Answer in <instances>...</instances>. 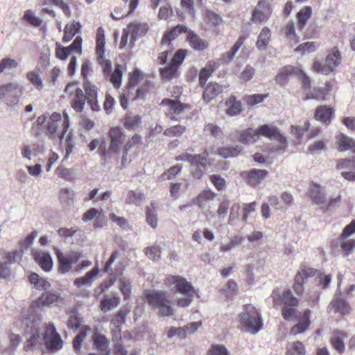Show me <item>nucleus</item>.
Returning <instances> with one entry per match:
<instances>
[{"label":"nucleus","instance_id":"nucleus-54","mask_svg":"<svg viewBox=\"0 0 355 355\" xmlns=\"http://www.w3.org/2000/svg\"><path fill=\"white\" fill-rule=\"evenodd\" d=\"M283 33L290 42L296 43L298 37L295 33V24L293 21H289L283 29Z\"/></svg>","mask_w":355,"mask_h":355},{"label":"nucleus","instance_id":"nucleus-37","mask_svg":"<svg viewBox=\"0 0 355 355\" xmlns=\"http://www.w3.org/2000/svg\"><path fill=\"white\" fill-rule=\"evenodd\" d=\"M223 90V87L218 83L209 84L205 89L203 94L204 100L206 101L207 103L209 102L211 100L220 94Z\"/></svg>","mask_w":355,"mask_h":355},{"label":"nucleus","instance_id":"nucleus-59","mask_svg":"<svg viewBox=\"0 0 355 355\" xmlns=\"http://www.w3.org/2000/svg\"><path fill=\"white\" fill-rule=\"evenodd\" d=\"M145 95V92L142 89H137V94L136 96L132 97L131 93L128 90L127 93L123 94L121 97L120 103L123 109H126L128 107V100L130 98L135 99H141Z\"/></svg>","mask_w":355,"mask_h":355},{"label":"nucleus","instance_id":"nucleus-57","mask_svg":"<svg viewBox=\"0 0 355 355\" xmlns=\"http://www.w3.org/2000/svg\"><path fill=\"white\" fill-rule=\"evenodd\" d=\"M241 148L239 147H225L218 149L217 153L224 158L236 157L241 153Z\"/></svg>","mask_w":355,"mask_h":355},{"label":"nucleus","instance_id":"nucleus-21","mask_svg":"<svg viewBox=\"0 0 355 355\" xmlns=\"http://www.w3.org/2000/svg\"><path fill=\"white\" fill-rule=\"evenodd\" d=\"M120 149L110 144L107 146V141L103 140L101 141L98 147V154L104 162H107L112 158L118 157Z\"/></svg>","mask_w":355,"mask_h":355},{"label":"nucleus","instance_id":"nucleus-64","mask_svg":"<svg viewBox=\"0 0 355 355\" xmlns=\"http://www.w3.org/2000/svg\"><path fill=\"white\" fill-rule=\"evenodd\" d=\"M146 255L152 260H159L161 255V250L159 246L153 245L144 249Z\"/></svg>","mask_w":355,"mask_h":355},{"label":"nucleus","instance_id":"nucleus-63","mask_svg":"<svg viewBox=\"0 0 355 355\" xmlns=\"http://www.w3.org/2000/svg\"><path fill=\"white\" fill-rule=\"evenodd\" d=\"M195 294V289L192 287V291L189 294H182L184 297H178L177 300V305L179 307H187L189 306L192 301Z\"/></svg>","mask_w":355,"mask_h":355},{"label":"nucleus","instance_id":"nucleus-3","mask_svg":"<svg viewBox=\"0 0 355 355\" xmlns=\"http://www.w3.org/2000/svg\"><path fill=\"white\" fill-rule=\"evenodd\" d=\"M146 299L152 308L158 309L159 316L166 317L173 315L174 309L171 305V296L167 292L151 291L146 294Z\"/></svg>","mask_w":355,"mask_h":355},{"label":"nucleus","instance_id":"nucleus-30","mask_svg":"<svg viewBox=\"0 0 355 355\" xmlns=\"http://www.w3.org/2000/svg\"><path fill=\"white\" fill-rule=\"evenodd\" d=\"M310 195L312 200L317 205H322L326 202L324 188L319 184H313L310 188Z\"/></svg>","mask_w":355,"mask_h":355},{"label":"nucleus","instance_id":"nucleus-19","mask_svg":"<svg viewBox=\"0 0 355 355\" xmlns=\"http://www.w3.org/2000/svg\"><path fill=\"white\" fill-rule=\"evenodd\" d=\"M33 255L35 261L43 270L49 272L52 269L53 259L49 252L42 250H33Z\"/></svg>","mask_w":355,"mask_h":355},{"label":"nucleus","instance_id":"nucleus-9","mask_svg":"<svg viewBox=\"0 0 355 355\" xmlns=\"http://www.w3.org/2000/svg\"><path fill=\"white\" fill-rule=\"evenodd\" d=\"M164 284L171 291L180 294H189L193 287L189 282L180 275H168L164 279Z\"/></svg>","mask_w":355,"mask_h":355},{"label":"nucleus","instance_id":"nucleus-22","mask_svg":"<svg viewBox=\"0 0 355 355\" xmlns=\"http://www.w3.org/2000/svg\"><path fill=\"white\" fill-rule=\"evenodd\" d=\"M84 87L87 103L90 105L93 111H98L100 106L97 102V88L88 81L84 83Z\"/></svg>","mask_w":355,"mask_h":355},{"label":"nucleus","instance_id":"nucleus-56","mask_svg":"<svg viewBox=\"0 0 355 355\" xmlns=\"http://www.w3.org/2000/svg\"><path fill=\"white\" fill-rule=\"evenodd\" d=\"M330 83L327 84L326 89H314L312 92L306 95V99H322L325 101L327 99L326 94L331 90Z\"/></svg>","mask_w":355,"mask_h":355},{"label":"nucleus","instance_id":"nucleus-49","mask_svg":"<svg viewBox=\"0 0 355 355\" xmlns=\"http://www.w3.org/2000/svg\"><path fill=\"white\" fill-rule=\"evenodd\" d=\"M243 237L239 235L232 236L230 241L226 243H223L220 250L223 252H230L233 249L238 247L243 242Z\"/></svg>","mask_w":355,"mask_h":355},{"label":"nucleus","instance_id":"nucleus-42","mask_svg":"<svg viewBox=\"0 0 355 355\" xmlns=\"http://www.w3.org/2000/svg\"><path fill=\"white\" fill-rule=\"evenodd\" d=\"M329 306L334 308L336 311L340 312L343 314L348 313L350 311V307L348 304L345 300L340 297L338 293L335 295Z\"/></svg>","mask_w":355,"mask_h":355},{"label":"nucleus","instance_id":"nucleus-28","mask_svg":"<svg viewBox=\"0 0 355 355\" xmlns=\"http://www.w3.org/2000/svg\"><path fill=\"white\" fill-rule=\"evenodd\" d=\"M333 115L334 112L331 107L322 105L317 108L315 118L324 124H329L331 122Z\"/></svg>","mask_w":355,"mask_h":355},{"label":"nucleus","instance_id":"nucleus-17","mask_svg":"<svg viewBox=\"0 0 355 355\" xmlns=\"http://www.w3.org/2000/svg\"><path fill=\"white\" fill-rule=\"evenodd\" d=\"M337 169L342 171L341 175L348 181H355V159H340L337 161Z\"/></svg>","mask_w":355,"mask_h":355},{"label":"nucleus","instance_id":"nucleus-23","mask_svg":"<svg viewBox=\"0 0 355 355\" xmlns=\"http://www.w3.org/2000/svg\"><path fill=\"white\" fill-rule=\"evenodd\" d=\"M300 69L294 67L291 65H287L280 69L276 76V82L284 85L287 83L288 78L291 76H295L296 73H300Z\"/></svg>","mask_w":355,"mask_h":355},{"label":"nucleus","instance_id":"nucleus-1","mask_svg":"<svg viewBox=\"0 0 355 355\" xmlns=\"http://www.w3.org/2000/svg\"><path fill=\"white\" fill-rule=\"evenodd\" d=\"M24 324L30 329L31 334L30 340L24 345L26 351H28L31 347L35 346L38 340H44L46 347L52 351L59 350L63 347V342L53 323L45 325L44 334L40 333V329L44 327V324L39 315H31L26 318Z\"/></svg>","mask_w":355,"mask_h":355},{"label":"nucleus","instance_id":"nucleus-18","mask_svg":"<svg viewBox=\"0 0 355 355\" xmlns=\"http://www.w3.org/2000/svg\"><path fill=\"white\" fill-rule=\"evenodd\" d=\"M271 14L270 4L267 0H259L255 7L251 20L253 22H262L269 18Z\"/></svg>","mask_w":355,"mask_h":355},{"label":"nucleus","instance_id":"nucleus-34","mask_svg":"<svg viewBox=\"0 0 355 355\" xmlns=\"http://www.w3.org/2000/svg\"><path fill=\"white\" fill-rule=\"evenodd\" d=\"M187 41L190 46L195 50L203 51L208 46V43L205 40L200 38L193 31H189L187 35Z\"/></svg>","mask_w":355,"mask_h":355},{"label":"nucleus","instance_id":"nucleus-40","mask_svg":"<svg viewBox=\"0 0 355 355\" xmlns=\"http://www.w3.org/2000/svg\"><path fill=\"white\" fill-rule=\"evenodd\" d=\"M216 193L211 190H204L200 192L195 199V202L200 207L204 208L208 202L214 200Z\"/></svg>","mask_w":355,"mask_h":355},{"label":"nucleus","instance_id":"nucleus-16","mask_svg":"<svg viewBox=\"0 0 355 355\" xmlns=\"http://www.w3.org/2000/svg\"><path fill=\"white\" fill-rule=\"evenodd\" d=\"M207 157V151H204L202 154L192 155L191 164L196 168L192 171L194 178L200 179L202 177L205 168L209 165Z\"/></svg>","mask_w":355,"mask_h":355},{"label":"nucleus","instance_id":"nucleus-7","mask_svg":"<svg viewBox=\"0 0 355 355\" xmlns=\"http://www.w3.org/2000/svg\"><path fill=\"white\" fill-rule=\"evenodd\" d=\"M24 90V87L17 81L3 84L0 86V99L8 105H17Z\"/></svg>","mask_w":355,"mask_h":355},{"label":"nucleus","instance_id":"nucleus-29","mask_svg":"<svg viewBox=\"0 0 355 355\" xmlns=\"http://www.w3.org/2000/svg\"><path fill=\"white\" fill-rule=\"evenodd\" d=\"M41 150V146L36 144H23L20 148L21 157L28 160H31L33 157L37 156Z\"/></svg>","mask_w":355,"mask_h":355},{"label":"nucleus","instance_id":"nucleus-51","mask_svg":"<svg viewBox=\"0 0 355 355\" xmlns=\"http://www.w3.org/2000/svg\"><path fill=\"white\" fill-rule=\"evenodd\" d=\"M19 62L13 58H4L0 60V73L16 69Z\"/></svg>","mask_w":355,"mask_h":355},{"label":"nucleus","instance_id":"nucleus-33","mask_svg":"<svg viewBox=\"0 0 355 355\" xmlns=\"http://www.w3.org/2000/svg\"><path fill=\"white\" fill-rule=\"evenodd\" d=\"M28 279L35 289L47 291L51 287L50 282L46 279L40 277L37 273L31 274Z\"/></svg>","mask_w":355,"mask_h":355},{"label":"nucleus","instance_id":"nucleus-25","mask_svg":"<svg viewBox=\"0 0 355 355\" xmlns=\"http://www.w3.org/2000/svg\"><path fill=\"white\" fill-rule=\"evenodd\" d=\"M93 343L94 347L101 353L109 352L107 350L109 340L105 335L99 332L97 329L93 333Z\"/></svg>","mask_w":355,"mask_h":355},{"label":"nucleus","instance_id":"nucleus-24","mask_svg":"<svg viewBox=\"0 0 355 355\" xmlns=\"http://www.w3.org/2000/svg\"><path fill=\"white\" fill-rule=\"evenodd\" d=\"M126 28L130 32L131 40L135 41L147 33L148 26L146 23L134 21L129 24Z\"/></svg>","mask_w":355,"mask_h":355},{"label":"nucleus","instance_id":"nucleus-44","mask_svg":"<svg viewBox=\"0 0 355 355\" xmlns=\"http://www.w3.org/2000/svg\"><path fill=\"white\" fill-rule=\"evenodd\" d=\"M270 37V30L267 27H264L259 35L258 40L256 43L257 47L260 50H265L269 43Z\"/></svg>","mask_w":355,"mask_h":355},{"label":"nucleus","instance_id":"nucleus-13","mask_svg":"<svg viewBox=\"0 0 355 355\" xmlns=\"http://www.w3.org/2000/svg\"><path fill=\"white\" fill-rule=\"evenodd\" d=\"M256 130L259 138L260 135H262L271 140H277L279 142V150H285L286 139L280 134L277 128L268 125H262Z\"/></svg>","mask_w":355,"mask_h":355},{"label":"nucleus","instance_id":"nucleus-45","mask_svg":"<svg viewBox=\"0 0 355 355\" xmlns=\"http://www.w3.org/2000/svg\"><path fill=\"white\" fill-rule=\"evenodd\" d=\"M80 28V24L79 22H76L75 21L67 24L64 28V34L63 37L64 42H69L78 32Z\"/></svg>","mask_w":355,"mask_h":355},{"label":"nucleus","instance_id":"nucleus-2","mask_svg":"<svg viewBox=\"0 0 355 355\" xmlns=\"http://www.w3.org/2000/svg\"><path fill=\"white\" fill-rule=\"evenodd\" d=\"M297 306H283L282 315L284 320L293 321L297 318V323L290 329V334L296 336L305 332L311 326V311L305 309L303 312H299Z\"/></svg>","mask_w":355,"mask_h":355},{"label":"nucleus","instance_id":"nucleus-32","mask_svg":"<svg viewBox=\"0 0 355 355\" xmlns=\"http://www.w3.org/2000/svg\"><path fill=\"white\" fill-rule=\"evenodd\" d=\"M109 135L111 145L121 150L125 140L122 130L119 127L112 128L109 131Z\"/></svg>","mask_w":355,"mask_h":355},{"label":"nucleus","instance_id":"nucleus-20","mask_svg":"<svg viewBox=\"0 0 355 355\" xmlns=\"http://www.w3.org/2000/svg\"><path fill=\"white\" fill-rule=\"evenodd\" d=\"M268 172L262 169H252L248 172L243 173V176L245 178L247 183L250 187H257L267 177Z\"/></svg>","mask_w":355,"mask_h":355},{"label":"nucleus","instance_id":"nucleus-14","mask_svg":"<svg viewBox=\"0 0 355 355\" xmlns=\"http://www.w3.org/2000/svg\"><path fill=\"white\" fill-rule=\"evenodd\" d=\"M271 297L273 300L274 307H277L282 304H284V306H297L299 304L298 300L290 290L284 291L282 294L280 293L278 289L274 290L271 294Z\"/></svg>","mask_w":355,"mask_h":355},{"label":"nucleus","instance_id":"nucleus-38","mask_svg":"<svg viewBox=\"0 0 355 355\" xmlns=\"http://www.w3.org/2000/svg\"><path fill=\"white\" fill-rule=\"evenodd\" d=\"M105 31L99 27L96 33V55L98 60L103 59L105 53Z\"/></svg>","mask_w":355,"mask_h":355},{"label":"nucleus","instance_id":"nucleus-41","mask_svg":"<svg viewBox=\"0 0 355 355\" xmlns=\"http://www.w3.org/2000/svg\"><path fill=\"white\" fill-rule=\"evenodd\" d=\"M218 68V64L215 62H209V64L202 69L199 74V82L201 87H204L207 79L211 76L215 69Z\"/></svg>","mask_w":355,"mask_h":355},{"label":"nucleus","instance_id":"nucleus-15","mask_svg":"<svg viewBox=\"0 0 355 355\" xmlns=\"http://www.w3.org/2000/svg\"><path fill=\"white\" fill-rule=\"evenodd\" d=\"M161 105L165 107L164 111L166 116L172 120H178V116L187 107L180 101L175 99H164Z\"/></svg>","mask_w":355,"mask_h":355},{"label":"nucleus","instance_id":"nucleus-55","mask_svg":"<svg viewBox=\"0 0 355 355\" xmlns=\"http://www.w3.org/2000/svg\"><path fill=\"white\" fill-rule=\"evenodd\" d=\"M144 199V194L141 191H129L127 194L125 202L127 204H134L139 205Z\"/></svg>","mask_w":355,"mask_h":355},{"label":"nucleus","instance_id":"nucleus-12","mask_svg":"<svg viewBox=\"0 0 355 355\" xmlns=\"http://www.w3.org/2000/svg\"><path fill=\"white\" fill-rule=\"evenodd\" d=\"M22 258L21 250L5 252L3 255V262H0V278L8 279L11 277L12 272L9 265L19 261Z\"/></svg>","mask_w":355,"mask_h":355},{"label":"nucleus","instance_id":"nucleus-58","mask_svg":"<svg viewBox=\"0 0 355 355\" xmlns=\"http://www.w3.org/2000/svg\"><path fill=\"white\" fill-rule=\"evenodd\" d=\"M119 304V299L117 297H106L101 303V310L103 313H107Z\"/></svg>","mask_w":355,"mask_h":355},{"label":"nucleus","instance_id":"nucleus-39","mask_svg":"<svg viewBox=\"0 0 355 355\" xmlns=\"http://www.w3.org/2000/svg\"><path fill=\"white\" fill-rule=\"evenodd\" d=\"M228 108L226 110V114L230 116H234L239 114L242 110L241 101L236 100L235 96H232L226 101Z\"/></svg>","mask_w":355,"mask_h":355},{"label":"nucleus","instance_id":"nucleus-5","mask_svg":"<svg viewBox=\"0 0 355 355\" xmlns=\"http://www.w3.org/2000/svg\"><path fill=\"white\" fill-rule=\"evenodd\" d=\"M45 291L46 292L44 293L37 300L32 303L29 309L23 310L21 313L23 323H26V318L31 315H39L41 318L40 315L35 313L37 309H41L44 306H49L54 304H60L62 302V298L59 293Z\"/></svg>","mask_w":355,"mask_h":355},{"label":"nucleus","instance_id":"nucleus-10","mask_svg":"<svg viewBox=\"0 0 355 355\" xmlns=\"http://www.w3.org/2000/svg\"><path fill=\"white\" fill-rule=\"evenodd\" d=\"M71 98V105L77 112H81L84 108L86 97L83 90L76 83H69L64 89Z\"/></svg>","mask_w":355,"mask_h":355},{"label":"nucleus","instance_id":"nucleus-11","mask_svg":"<svg viewBox=\"0 0 355 355\" xmlns=\"http://www.w3.org/2000/svg\"><path fill=\"white\" fill-rule=\"evenodd\" d=\"M55 254L59 262V272L62 274L69 272L72 265L83 257L82 253L78 251H72L64 254L60 250L56 249Z\"/></svg>","mask_w":355,"mask_h":355},{"label":"nucleus","instance_id":"nucleus-6","mask_svg":"<svg viewBox=\"0 0 355 355\" xmlns=\"http://www.w3.org/2000/svg\"><path fill=\"white\" fill-rule=\"evenodd\" d=\"M47 130L51 135H57L62 141L69 126V116L66 113L61 115L53 112L47 119Z\"/></svg>","mask_w":355,"mask_h":355},{"label":"nucleus","instance_id":"nucleus-31","mask_svg":"<svg viewBox=\"0 0 355 355\" xmlns=\"http://www.w3.org/2000/svg\"><path fill=\"white\" fill-rule=\"evenodd\" d=\"M256 129L248 128L240 132L239 141L243 144H252L258 141Z\"/></svg>","mask_w":355,"mask_h":355},{"label":"nucleus","instance_id":"nucleus-35","mask_svg":"<svg viewBox=\"0 0 355 355\" xmlns=\"http://www.w3.org/2000/svg\"><path fill=\"white\" fill-rule=\"evenodd\" d=\"M347 337V334L343 331H335L331 338V344L334 348L339 353L345 351V347L343 340Z\"/></svg>","mask_w":355,"mask_h":355},{"label":"nucleus","instance_id":"nucleus-36","mask_svg":"<svg viewBox=\"0 0 355 355\" xmlns=\"http://www.w3.org/2000/svg\"><path fill=\"white\" fill-rule=\"evenodd\" d=\"M40 74L41 70L40 68H36L26 73L28 80L39 91L42 90L44 87L43 80L40 77Z\"/></svg>","mask_w":355,"mask_h":355},{"label":"nucleus","instance_id":"nucleus-26","mask_svg":"<svg viewBox=\"0 0 355 355\" xmlns=\"http://www.w3.org/2000/svg\"><path fill=\"white\" fill-rule=\"evenodd\" d=\"M99 272L98 266L94 267L92 270L87 272L83 277L76 278L74 281V285L77 287L90 286L94 279Z\"/></svg>","mask_w":355,"mask_h":355},{"label":"nucleus","instance_id":"nucleus-61","mask_svg":"<svg viewBox=\"0 0 355 355\" xmlns=\"http://www.w3.org/2000/svg\"><path fill=\"white\" fill-rule=\"evenodd\" d=\"M74 192L68 188H64L60 191V199L62 203L69 205L73 202Z\"/></svg>","mask_w":355,"mask_h":355},{"label":"nucleus","instance_id":"nucleus-4","mask_svg":"<svg viewBox=\"0 0 355 355\" xmlns=\"http://www.w3.org/2000/svg\"><path fill=\"white\" fill-rule=\"evenodd\" d=\"M241 326L252 334H257L261 328L262 323L256 308L252 304H247L239 314Z\"/></svg>","mask_w":355,"mask_h":355},{"label":"nucleus","instance_id":"nucleus-52","mask_svg":"<svg viewBox=\"0 0 355 355\" xmlns=\"http://www.w3.org/2000/svg\"><path fill=\"white\" fill-rule=\"evenodd\" d=\"M123 67L121 64H117L109 76L110 81L116 88H119L121 85V79L123 76Z\"/></svg>","mask_w":355,"mask_h":355},{"label":"nucleus","instance_id":"nucleus-48","mask_svg":"<svg viewBox=\"0 0 355 355\" xmlns=\"http://www.w3.org/2000/svg\"><path fill=\"white\" fill-rule=\"evenodd\" d=\"M286 355H306L304 344L300 341L288 343Z\"/></svg>","mask_w":355,"mask_h":355},{"label":"nucleus","instance_id":"nucleus-8","mask_svg":"<svg viewBox=\"0 0 355 355\" xmlns=\"http://www.w3.org/2000/svg\"><path fill=\"white\" fill-rule=\"evenodd\" d=\"M341 55L338 50L334 49L326 59L324 64L320 62H315L313 66L314 71L327 75L334 71V69L340 64Z\"/></svg>","mask_w":355,"mask_h":355},{"label":"nucleus","instance_id":"nucleus-62","mask_svg":"<svg viewBox=\"0 0 355 355\" xmlns=\"http://www.w3.org/2000/svg\"><path fill=\"white\" fill-rule=\"evenodd\" d=\"M182 170V166L180 165H176L169 168L166 171L162 173L159 178L160 180L165 181L167 180H171L175 178L178 174L180 173Z\"/></svg>","mask_w":355,"mask_h":355},{"label":"nucleus","instance_id":"nucleus-27","mask_svg":"<svg viewBox=\"0 0 355 355\" xmlns=\"http://www.w3.org/2000/svg\"><path fill=\"white\" fill-rule=\"evenodd\" d=\"M336 140L337 149L340 152L352 149L355 146V141L343 133L337 134Z\"/></svg>","mask_w":355,"mask_h":355},{"label":"nucleus","instance_id":"nucleus-46","mask_svg":"<svg viewBox=\"0 0 355 355\" xmlns=\"http://www.w3.org/2000/svg\"><path fill=\"white\" fill-rule=\"evenodd\" d=\"M187 31V28L184 25H178L175 28H173L171 31L164 34L162 43V44H168L171 41L174 40L176 37L178 36L179 34L182 33H185Z\"/></svg>","mask_w":355,"mask_h":355},{"label":"nucleus","instance_id":"nucleus-50","mask_svg":"<svg viewBox=\"0 0 355 355\" xmlns=\"http://www.w3.org/2000/svg\"><path fill=\"white\" fill-rule=\"evenodd\" d=\"M319 47V44L315 42H306L300 44L295 48V52L304 55L315 51Z\"/></svg>","mask_w":355,"mask_h":355},{"label":"nucleus","instance_id":"nucleus-53","mask_svg":"<svg viewBox=\"0 0 355 355\" xmlns=\"http://www.w3.org/2000/svg\"><path fill=\"white\" fill-rule=\"evenodd\" d=\"M23 19L27 24L34 27H39L42 23V20L37 17L32 10H26Z\"/></svg>","mask_w":355,"mask_h":355},{"label":"nucleus","instance_id":"nucleus-60","mask_svg":"<svg viewBox=\"0 0 355 355\" xmlns=\"http://www.w3.org/2000/svg\"><path fill=\"white\" fill-rule=\"evenodd\" d=\"M178 68L172 64H169L168 67L160 69V73L163 78L166 80H171L178 75Z\"/></svg>","mask_w":355,"mask_h":355},{"label":"nucleus","instance_id":"nucleus-47","mask_svg":"<svg viewBox=\"0 0 355 355\" xmlns=\"http://www.w3.org/2000/svg\"><path fill=\"white\" fill-rule=\"evenodd\" d=\"M244 42V38L242 37H240L236 43L233 45L232 49L227 51V53H224L221 57V60L224 62H230L232 60V59L234 58L236 53L238 52L239 49L241 47Z\"/></svg>","mask_w":355,"mask_h":355},{"label":"nucleus","instance_id":"nucleus-43","mask_svg":"<svg viewBox=\"0 0 355 355\" xmlns=\"http://www.w3.org/2000/svg\"><path fill=\"white\" fill-rule=\"evenodd\" d=\"M311 8L310 6H306L297 12V19L299 30L302 31L305 27L307 21L311 16Z\"/></svg>","mask_w":355,"mask_h":355}]
</instances>
